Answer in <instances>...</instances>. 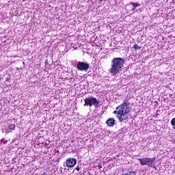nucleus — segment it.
<instances>
[{"label": "nucleus", "mask_w": 175, "mask_h": 175, "mask_svg": "<svg viewBox=\"0 0 175 175\" xmlns=\"http://www.w3.org/2000/svg\"><path fill=\"white\" fill-rule=\"evenodd\" d=\"M84 102L85 104L83 106H86L88 107H92V106H94V107H99V103H100V101L94 96L87 97L84 100Z\"/></svg>", "instance_id": "nucleus-3"}, {"label": "nucleus", "mask_w": 175, "mask_h": 175, "mask_svg": "<svg viewBox=\"0 0 175 175\" xmlns=\"http://www.w3.org/2000/svg\"><path fill=\"white\" fill-rule=\"evenodd\" d=\"M8 129L11 130V131H14V129H16V125L14 124H10L8 126Z\"/></svg>", "instance_id": "nucleus-10"}, {"label": "nucleus", "mask_w": 175, "mask_h": 175, "mask_svg": "<svg viewBox=\"0 0 175 175\" xmlns=\"http://www.w3.org/2000/svg\"><path fill=\"white\" fill-rule=\"evenodd\" d=\"M156 158H148V157H144L142 159H138L139 162L142 165V166H150V167H155V161Z\"/></svg>", "instance_id": "nucleus-4"}, {"label": "nucleus", "mask_w": 175, "mask_h": 175, "mask_svg": "<svg viewBox=\"0 0 175 175\" xmlns=\"http://www.w3.org/2000/svg\"><path fill=\"white\" fill-rule=\"evenodd\" d=\"M133 48L135 49V50H140V46H139V45L137 44H134Z\"/></svg>", "instance_id": "nucleus-11"}, {"label": "nucleus", "mask_w": 175, "mask_h": 175, "mask_svg": "<svg viewBox=\"0 0 175 175\" xmlns=\"http://www.w3.org/2000/svg\"><path fill=\"white\" fill-rule=\"evenodd\" d=\"M171 125L172 126V129H174V131H175V118L172 119Z\"/></svg>", "instance_id": "nucleus-9"}, {"label": "nucleus", "mask_w": 175, "mask_h": 175, "mask_svg": "<svg viewBox=\"0 0 175 175\" xmlns=\"http://www.w3.org/2000/svg\"><path fill=\"white\" fill-rule=\"evenodd\" d=\"M77 68L78 70H81V72H87L90 69V64L88 62H79L77 65Z\"/></svg>", "instance_id": "nucleus-5"}, {"label": "nucleus", "mask_w": 175, "mask_h": 175, "mask_svg": "<svg viewBox=\"0 0 175 175\" xmlns=\"http://www.w3.org/2000/svg\"><path fill=\"white\" fill-rule=\"evenodd\" d=\"M75 170H77V172H79L80 171V167L79 166L76 167Z\"/></svg>", "instance_id": "nucleus-12"}, {"label": "nucleus", "mask_w": 175, "mask_h": 175, "mask_svg": "<svg viewBox=\"0 0 175 175\" xmlns=\"http://www.w3.org/2000/svg\"><path fill=\"white\" fill-rule=\"evenodd\" d=\"M77 163V160L75 158H68L66 160L67 167H73Z\"/></svg>", "instance_id": "nucleus-6"}, {"label": "nucleus", "mask_w": 175, "mask_h": 175, "mask_svg": "<svg viewBox=\"0 0 175 175\" xmlns=\"http://www.w3.org/2000/svg\"><path fill=\"white\" fill-rule=\"evenodd\" d=\"M131 111V108L129 107L126 100L119 106H118L116 110L113 111V114H117V117L120 122L126 121L128 120V114Z\"/></svg>", "instance_id": "nucleus-1"}, {"label": "nucleus", "mask_w": 175, "mask_h": 175, "mask_svg": "<svg viewBox=\"0 0 175 175\" xmlns=\"http://www.w3.org/2000/svg\"><path fill=\"white\" fill-rule=\"evenodd\" d=\"M124 60L121 57L114 58L111 63V68L109 69V73L112 76H116L121 72V69L124 68Z\"/></svg>", "instance_id": "nucleus-2"}, {"label": "nucleus", "mask_w": 175, "mask_h": 175, "mask_svg": "<svg viewBox=\"0 0 175 175\" xmlns=\"http://www.w3.org/2000/svg\"><path fill=\"white\" fill-rule=\"evenodd\" d=\"M106 124L108 125V126H114L116 124V120H114L113 118H110L107 120Z\"/></svg>", "instance_id": "nucleus-7"}, {"label": "nucleus", "mask_w": 175, "mask_h": 175, "mask_svg": "<svg viewBox=\"0 0 175 175\" xmlns=\"http://www.w3.org/2000/svg\"><path fill=\"white\" fill-rule=\"evenodd\" d=\"M131 5H133L132 12H135V10L136 9V8L140 6V4L139 3L131 2Z\"/></svg>", "instance_id": "nucleus-8"}, {"label": "nucleus", "mask_w": 175, "mask_h": 175, "mask_svg": "<svg viewBox=\"0 0 175 175\" xmlns=\"http://www.w3.org/2000/svg\"><path fill=\"white\" fill-rule=\"evenodd\" d=\"M42 175H47V173L43 172Z\"/></svg>", "instance_id": "nucleus-13"}]
</instances>
